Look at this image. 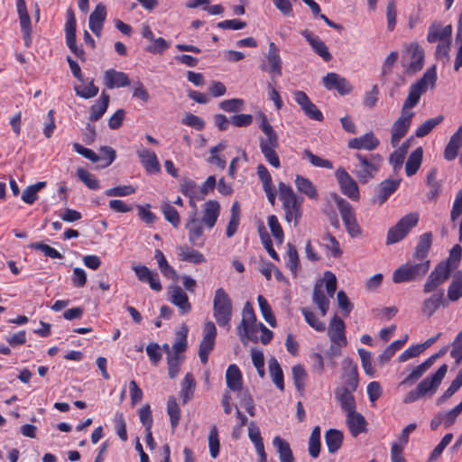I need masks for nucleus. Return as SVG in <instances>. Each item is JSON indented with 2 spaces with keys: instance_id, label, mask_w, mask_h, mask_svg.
Masks as SVG:
<instances>
[{
  "instance_id": "2",
  "label": "nucleus",
  "mask_w": 462,
  "mask_h": 462,
  "mask_svg": "<svg viewBox=\"0 0 462 462\" xmlns=\"http://www.w3.org/2000/svg\"><path fill=\"white\" fill-rule=\"evenodd\" d=\"M436 80V68L432 66L426 70L422 78L411 85L408 97L404 101L402 111L411 112V109L418 105L420 97L426 93L428 89L434 88Z\"/></svg>"
},
{
  "instance_id": "14",
  "label": "nucleus",
  "mask_w": 462,
  "mask_h": 462,
  "mask_svg": "<svg viewBox=\"0 0 462 462\" xmlns=\"http://www.w3.org/2000/svg\"><path fill=\"white\" fill-rule=\"evenodd\" d=\"M452 271L453 269L448 266V263L440 262L429 275L423 286V291L425 293H430L434 291L438 287H439L448 280Z\"/></svg>"
},
{
  "instance_id": "18",
  "label": "nucleus",
  "mask_w": 462,
  "mask_h": 462,
  "mask_svg": "<svg viewBox=\"0 0 462 462\" xmlns=\"http://www.w3.org/2000/svg\"><path fill=\"white\" fill-rule=\"evenodd\" d=\"M447 371L448 365H442L434 374L426 377L417 385V389L422 397L426 394H433L436 392Z\"/></svg>"
},
{
  "instance_id": "5",
  "label": "nucleus",
  "mask_w": 462,
  "mask_h": 462,
  "mask_svg": "<svg viewBox=\"0 0 462 462\" xmlns=\"http://www.w3.org/2000/svg\"><path fill=\"white\" fill-rule=\"evenodd\" d=\"M357 162L355 164L353 173L361 183H366L375 177L379 171L383 157L379 153H370L367 155L359 152L355 153Z\"/></svg>"
},
{
  "instance_id": "26",
  "label": "nucleus",
  "mask_w": 462,
  "mask_h": 462,
  "mask_svg": "<svg viewBox=\"0 0 462 462\" xmlns=\"http://www.w3.org/2000/svg\"><path fill=\"white\" fill-rule=\"evenodd\" d=\"M346 421L353 437L366 431L367 422L365 417L356 410L346 413Z\"/></svg>"
},
{
  "instance_id": "10",
  "label": "nucleus",
  "mask_w": 462,
  "mask_h": 462,
  "mask_svg": "<svg viewBox=\"0 0 462 462\" xmlns=\"http://www.w3.org/2000/svg\"><path fill=\"white\" fill-rule=\"evenodd\" d=\"M418 221L419 215L417 213H410L402 217L394 226L389 229L386 244H395L403 239L410 230L418 224Z\"/></svg>"
},
{
  "instance_id": "50",
  "label": "nucleus",
  "mask_w": 462,
  "mask_h": 462,
  "mask_svg": "<svg viewBox=\"0 0 462 462\" xmlns=\"http://www.w3.org/2000/svg\"><path fill=\"white\" fill-rule=\"evenodd\" d=\"M462 297V271L457 272L448 288V299L450 301H457Z\"/></svg>"
},
{
  "instance_id": "62",
  "label": "nucleus",
  "mask_w": 462,
  "mask_h": 462,
  "mask_svg": "<svg viewBox=\"0 0 462 462\" xmlns=\"http://www.w3.org/2000/svg\"><path fill=\"white\" fill-rule=\"evenodd\" d=\"M443 120L442 116H439L434 118L428 119L424 121L416 130L417 137H424L426 136L435 126L440 124Z\"/></svg>"
},
{
  "instance_id": "37",
  "label": "nucleus",
  "mask_w": 462,
  "mask_h": 462,
  "mask_svg": "<svg viewBox=\"0 0 462 462\" xmlns=\"http://www.w3.org/2000/svg\"><path fill=\"white\" fill-rule=\"evenodd\" d=\"M344 363L346 379L345 380L344 385L339 386V388H346L348 391L355 392L358 386L357 367L350 360H345Z\"/></svg>"
},
{
  "instance_id": "51",
  "label": "nucleus",
  "mask_w": 462,
  "mask_h": 462,
  "mask_svg": "<svg viewBox=\"0 0 462 462\" xmlns=\"http://www.w3.org/2000/svg\"><path fill=\"white\" fill-rule=\"evenodd\" d=\"M180 192L189 199L197 198V200L201 199V190L199 189V186L190 179H184L180 182Z\"/></svg>"
},
{
  "instance_id": "13",
  "label": "nucleus",
  "mask_w": 462,
  "mask_h": 462,
  "mask_svg": "<svg viewBox=\"0 0 462 462\" xmlns=\"http://www.w3.org/2000/svg\"><path fill=\"white\" fill-rule=\"evenodd\" d=\"M261 69L270 74L273 82L282 76V59L279 48L274 42L269 43L266 62L261 65Z\"/></svg>"
},
{
  "instance_id": "44",
  "label": "nucleus",
  "mask_w": 462,
  "mask_h": 462,
  "mask_svg": "<svg viewBox=\"0 0 462 462\" xmlns=\"http://www.w3.org/2000/svg\"><path fill=\"white\" fill-rule=\"evenodd\" d=\"M196 388V382L192 374L188 373L183 378L180 385V397L185 404L193 398Z\"/></svg>"
},
{
  "instance_id": "63",
  "label": "nucleus",
  "mask_w": 462,
  "mask_h": 462,
  "mask_svg": "<svg viewBox=\"0 0 462 462\" xmlns=\"http://www.w3.org/2000/svg\"><path fill=\"white\" fill-rule=\"evenodd\" d=\"M301 313L304 316L306 322L315 330L322 332L326 329L325 324L316 317L313 311L308 308H302Z\"/></svg>"
},
{
  "instance_id": "56",
  "label": "nucleus",
  "mask_w": 462,
  "mask_h": 462,
  "mask_svg": "<svg viewBox=\"0 0 462 462\" xmlns=\"http://www.w3.org/2000/svg\"><path fill=\"white\" fill-rule=\"evenodd\" d=\"M257 301L259 309L264 320L273 328L276 327V319L273 313L272 308L266 299L263 295H258Z\"/></svg>"
},
{
  "instance_id": "52",
  "label": "nucleus",
  "mask_w": 462,
  "mask_h": 462,
  "mask_svg": "<svg viewBox=\"0 0 462 462\" xmlns=\"http://www.w3.org/2000/svg\"><path fill=\"white\" fill-rule=\"evenodd\" d=\"M240 223V205L237 201L234 202L231 207V217L228 221L226 235L232 237L237 231Z\"/></svg>"
},
{
  "instance_id": "40",
  "label": "nucleus",
  "mask_w": 462,
  "mask_h": 462,
  "mask_svg": "<svg viewBox=\"0 0 462 462\" xmlns=\"http://www.w3.org/2000/svg\"><path fill=\"white\" fill-rule=\"evenodd\" d=\"M294 183L299 192L305 194L309 199H318L317 189L310 179L301 175H296Z\"/></svg>"
},
{
  "instance_id": "3",
  "label": "nucleus",
  "mask_w": 462,
  "mask_h": 462,
  "mask_svg": "<svg viewBox=\"0 0 462 462\" xmlns=\"http://www.w3.org/2000/svg\"><path fill=\"white\" fill-rule=\"evenodd\" d=\"M278 187L279 199L282 203L285 220L288 223L293 221L294 226H297L302 216V199H299L291 187L283 182H280Z\"/></svg>"
},
{
  "instance_id": "47",
  "label": "nucleus",
  "mask_w": 462,
  "mask_h": 462,
  "mask_svg": "<svg viewBox=\"0 0 462 462\" xmlns=\"http://www.w3.org/2000/svg\"><path fill=\"white\" fill-rule=\"evenodd\" d=\"M268 368L273 383L281 391L284 390L283 373L276 358L272 357L268 361Z\"/></svg>"
},
{
  "instance_id": "58",
  "label": "nucleus",
  "mask_w": 462,
  "mask_h": 462,
  "mask_svg": "<svg viewBox=\"0 0 462 462\" xmlns=\"http://www.w3.org/2000/svg\"><path fill=\"white\" fill-rule=\"evenodd\" d=\"M74 90L77 96L85 99L94 97L98 93V88L94 84L93 79L88 82L86 85L75 86Z\"/></svg>"
},
{
  "instance_id": "39",
  "label": "nucleus",
  "mask_w": 462,
  "mask_h": 462,
  "mask_svg": "<svg viewBox=\"0 0 462 462\" xmlns=\"http://www.w3.org/2000/svg\"><path fill=\"white\" fill-rule=\"evenodd\" d=\"M110 97L105 91L101 93L98 100L91 106L89 112V120L92 122L99 120L103 115L106 113L108 104H109Z\"/></svg>"
},
{
  "instance_id": "46",
  "label": "nucleus",
  "mask_w": 462,
  "mask_h": 462,
  "mask_svg": "<svg viewBox=\"0 0 462 462\" xmlns=\"http://www.w3.org/2000/svg\"><path fill=\"white\" fill-rule=\"evenodd\" d=\"M432 242L431 233L427 232L420 236L413 258L416 260L427 261L425 258L429 253Z\"/></svg>"
},
{
  "instance_id": "4",
  "label": "nucleus",
  "mask_w": 462,
  "mask_h": 462,
  "mask_svg": "<svg viewBox=\"0 0 462 462\" xmlns=\"http://www.w3.org/2000/svg\"><path fill=\"white\" fill-rule=\"evenodd\" d=\"M260 128L264 134V136L261 137L259 140L260 150L266 161L273 167L279 168L281 163L276 152V149L279 147L277 134L265 117L263 118Z\"/></svg>"
},
{
  "instance_id": "31",
  "label": "nucleus",
  "mask_w": 462,
  "mask_h": 462,
  "mask_svg": "<svg viewBox=\"0 0 462 462\" xmlns=\"http://www.w3.org/2000/svg\"><path fill=\"white\" fill-rule=\"evenodd\" d=\"M106 11L102 4H98L89 16V28L97 36L101 35L103 23L106 20Z\"/></svg>"
},
{
  "instance_id": "25",
  "label": "nucleus",
  "mask_w": 462,
  "mask_h": 462,
  "mask_svg": "<svg viewBox=\"0 0 462 462\" xmlns=\"http://www.w3.org/2000/svg\"><path fill=\"white\" fill-rule=\"evenodd\" d=\"M169 297L170 301L178 307L180 314H187L191 310L188 295L180 286L171 287Z\"/></svg>"
},
{
  "instance_id": "55",
  "label": "nucleus",
  "mask_w": 462,
  "mask_h": 462,
  "mask_svg": "<svg viewBox=\"0 0 462 462\" xmlns=\"http://www.w3.org/2000/svg\"><path fill=\"white\" fill-rule=\"evenodd\" d=\"M175 336V343L172 346L173 355L182 356V353L186 350L188 345V328L186 327H182L179 331L176 332Z\"/></svg>"
},
{
  "instance_id": "30",
  "label": "nucleus",
  "mask_w": 462,
  "mask_h": 462,
  "mask_svg": "<svg viewBox=\"0 0 462 462\" xmlns=\"http://www.w3.org/2000/svg\"><path fill=\"white\" fill-rule=\"evenodd\" d=\"M16 7L19 14L21 29L24 36L25 45L29 46L31 43V19L27 12L25 1L17 0Z\"/></svg>"
},
{
  "instance_id": "45",
  "label": "nucleus",
  "mask_w": 462,
  "mask_h": 462,
  "mask_svg": "<svg viewBox=\"0 0 462 462\" xmlns=\"http://www.w3.org/2000/svg\"><path fill=\"white\" fill-rule=\"evenodd\" d=\"M325 442L329 453H336L342 445L343 433L335 429L328 430L325 434Z\"/></svg>"
},
{
  "instance_id": "22",
  "label": "nucleus",
  "mask_w": 462,
  "mask_h": 462,
  "mask_svg": "<svg viewBox=\"0 0 462 462\" xmlns=\"http://www.w3.org/2000/svg\"><path fill=\"white\" fill-rule=\"evenodd\" d=\"M379 144L380 141L373 132H368L359 137L352 138L347 143V146L350 149L366 151H374Z\"/></svg>"
},
{
  "instance_id": "9",
  "label": "nucleus",
  "mask_w": 462,
  "mask_h": 462,
  "mask_svg": "<svg viewBox=\"0 0 462 462\" xmlns=\"http://www.w3.org/2000/svg\"><path fill=\"white\" fill-rule=\"evenodd\" d=\"M402 51V66L405 72L413 74L420 71L424 64V51L416 42L403 44Z\"/></svg>"
},
{
  "instance_id": "8",
  "label": "nucleus",
  "mask_w": 462,
  "mask_h": 462,
  "mask_svg": "<svg viewBox=\"0 0 462 462\" xmlns=\"http://www.w3.org/2000/svg\"><path fill=\"white\" fill-rule=\"evenodd\" d=\"M409 262L394 271L393 281L395 283L407 282L422 278L429 271L430 261Z\"/></svg>"
},
{
  "instance_id": "41",
  "label": "nucleus",
  "mask_w": 462,
  "mask_h": 462,
  "mask_svg": "<svg viewBox=\"0 0 462 462\" xmlns=\"http://www.w3.org/2000/svg\"><path fill=\"white\" fill-rule=\"evenodd\" d=\"M273 445L276 448L281 462H293L294 457L292 455L290 444L282 439L280 436H275L273 439Z\"/></svg>"
},
{
  "instance_id": "35",
  "label": "nucleus",
  "mask_w": 462,
  "mask_h": 462,
  "mask_svg": "<svg viewBox=\"0 0 462 462\" xmlns=\"http://www.w3.org/2000/svg\"><path fill=\"white\" fill-rule=\"evenodd\" d=\"M462 145V125L457 128L456 133L450 137L445 150L444 158L447 161H453L457 156L458 149Z\"/></svg>"
},
{
  "instance_id": "48",
  "label": "nucleus",
  "mask_w": 462,
  "mask_h": 462,
  "mask_svg": "<svg viewBox=\"0 0 462 462\" xmlns=\"http://www.w3.org/2000/svg\"><path fill=\"white\" fill-rule=\"evenodd\" d=\"M432 365L431 359H426L420 365L415 366L412 371L401 382L400 385L411 384L420 378Z\"/></svg>"
},
{
  "instance_id": "33",
  "label": "nucleus",
  "mask_w": 462,
  "mask_h": 462,
  "mask_svg": "<svg viewBox=\"0 0 462 462\" xmlns=\"http://www.w3.org/2000/svg\"><path fill=\"white\" fill-rule=\"evenodd\" d=\"M444 303V292L439 291L425 299L421 305V312L424 316L431 317Z\"/></svg>"
},
{
  "instance_id": "19",
  "label": "nucleus",
  "mask_w": 462,
  "mask_h": 462,
  "mask_svg": "<svg viewBox=\"0 0 462 462\" xmlns=\"http://www.w3.org/2000/svg\"><path fill=\"white\" fill-rule=\"evenodd\" d=\"M324 87L328 89H336L341 96L349 94L353 88L350 82L335 72H329L323 78Z\"/></svg>"
},
{
  "instance_id": "60",
  "label": "nucleus",
  "mask_w": 462,
  "mask_h": 462,
  "mask_svg": "<svg viewBox=\"0 0 462 462\" xmlns=\"http://www.w3.org/2000/svg\"><path fill=\"white\" fill-rule=\"evenodd\" d=\"M408 336L405 335L402 339H399L391 343L386 349L379 356V360L383 363L391 359L392 356L399 350L407 341Z\"/></svg>"
},
{
  "instance_id": "28",
  "label": "nucleus",
  "mask_w": 462,
  "mask_h": 462,
  "mask_svg": "<svg viewBox=\"0 0 462 462\" xmlns=\"http://www.w3.org/2000/svg\"><path fill=\"white\" fill-rule=\"evenodd\" d=\"M104 83L109 89L124 88L130 85V79L126 73L110 69L104 73Z\"/></svg>"
},
{
  "instance_id": "49",
  "label": "nucleus",
  "mask_w": 462,
  "mask_h": 462,
  "mask_svg": "<svg viewBox=\"0 0 462 462\" xmlns=\"http://www.w3.org/2000/svg\"><path fill=\"white\" fill-rule=\"evenodd\" d=\"M322 245L327 250V254L334 258H339L343 254L339 242L329 233L323 236Z\"/></svg>"
},
{
  "instance_id": "38",
  "label": "nucleus",
  "mask_w": 462,
  "mask_h": 462,
  "mask_svg": "<svg viewBox=\"0 0 462 462\" xmlns=\"http://www.w3.org/2000/svg\"><path fill=\"white\" fill-rule=\"evenodd\" d=\"M400 180H385L378 187L375 201L380 205L384 203L388 198L398 189Z\"/></svg>"
},
{
  "instance_id": "12",
  "label": "nucleus",
  "mask_w": 462,
  "mask_h": 462,
  "mask_svg": "<svg viewBox=\"0 0 462 462\" xmlns=\"http://www.w3.org/2000/svg\"><path fill=\"white\" fill-rule=\"evenodd\" d=\"M328 335L331 341L330 349L333 355L338 356L340 348L347 344L345 335V323L339 317L334 316L330 320Z\"/></svg>"
},
{
  "instance_id": "43",
  "label": "nucleus",
  "mask_w": 462,
  "mask_h": 462,
  "mask_svg": "<svg viewBox=\"0 0 462 462\" xmlns=\"http://www.w3.org/2000/svg\"><path fill=\"white\" fill-rule=\"evenodd\" d=\"M178 256L181 261L196 264L206 262V258L200 252L187 245L180 246L178 248Z\"/></svg>"
},
{
  "instance_id": "20",
  "label": "nucleus",
  "mask_w": 462,
  "mask_h": 462,
  "mask_svg": "<svg viewBox=\"0 0 462 462\" xmlns=\"http://www.w3.org/2000/svg\"><path fill=\"white\" fill-rule=\"evenodd\" d=\"M295 102L300 106L305 115L312 120L322 121L323 115L303 91H295L293 94Z\"/></svg>"
},
{
  "instance_id": "53",
  "label": "nucleus",
  "mask_w": 462,
  "mask_h": 462,
  "mask_svg": "<svg viewBox=\"0 0 462 462\" xmlns=\"http://www.w3.org/2000/svg\"><path fill=\"white\" fill-rule=\"evenodd\" d=\"M154 259L157 261L160 271L166 278L175 279L177 277L176 271L168 263L161 250H155Z\"/></svg>"
},
{
  "instance_id": "24",
  "label": "nucleus",
  "mask_w": 462,
  "mask_h": 462,
  "mask_svg": "<svg viewBox=\"0 0 462 462\" xmlns=\"http://www.w3.org/2000/svg\"><path fill=\"white\" fill-rule=\"evenodd\" d=\"M203 215L200 222L212 229L220 215V204L217 200H208L202 206Z\"/></svg>"
},
{
  "instance_id": "17",
  "label": "nucleus",
  "mask_w": 462,
  "mask_h": 462,
  "mask_svg": "<svg viewBox=\"0 0 462 462\" xmlns=\"http://www.w3.org/2000/svg\"><path fill=\"white\" fill-rule=\"evenodd\" d=\"M412 116L413 112L402 111L401 116L392 125L391 144L393 147L398 146L401 139L403 138L407 134L411 125Z\"/></svg>"
},
{
  "instance_id": "34",
  "label": "nucleus",
  "mask_w": 462,
  "mask_h": 462,
  "mask_svg": "<svg viewBox=\"0 0 462 462\" xmlns=\"http://www.w3.org/2000/svg\"><path fill=\"white\" fill-rule=\"evenodd\" d=\"M353 393L354 392L348 391L346 388L337 387L335 390V397L345 413L354 411L356 408V399Z\"/></svg>"
},
{
  "instance_id": "21",
  "label": "nucleus",
  "mask_w": 462,
  "mask_h": 462,
  "mask_svg": "<svg viewBox=\"0 0 462 462\" xmlns=\"http://www.w3.org/2000/svg\"><path fill=\"white\" fill-rule=\"evenodd\" d=\"M136 153L147 173L154 174L160 172L161 164L153 151L142 147L137 150Z\"/></svg>"
},
{
  "instance_id": "11",
  "label": "nucleus",
  "mask_w": 462,
  "mask_h": 462,
  "mask_svg": "<svg viewBox=\"0 0 462 462\" xmlns=\"http://www.w3.org/2000/svg\"><path fill=\"white\" fill-rule=\"evenodd\" d=\"M337 208L346 227V232L351 237H356L361 235L362 229L357 223L352 206L344 199L337 197Z\"/></svg>"
},
{
  "instance_id": "57",
  "label": "nucleus",
  "mask_w": 462,
  "mask_h": 462,
  "mask_svg": "<svg viewBox=\"0 0 462 462\" xmlns=\"http://www.w3.org/2000/svg\"><path fill=\"white\" fill-rule=\"evenodd\" d=\"M320 452V428L316 426L309 439V453L312 457H318Z\"/></svg>"
},
{
  "instance_id": "1",
  "label": "nucleus",
  "mask_w": 462,
  "mask_h": 462,
  "mask_svg": "<svg viewBox=\"0 0 462 462\" xmlns=\"http://www.w3.org/2000/svg\"><path fill=\"white\" fill-rule=\"evenodd\" d=\"M337 290V277L330 272L324 273V278L319 280L313 289L312 300L318 306L322 316L329 308V299L334 297Z\"/></svg>"
},
{
  "instance_id": "36",
  "label": "nucleus",
  "mask_w": 462,
  "mask_h": 462,
  "mask_svg": "<svg viewBox=\"0 0 462 462\" xmlns=\"http://www.w3.org/2000/svg\"><path fill=\"white\" fill-rule=\"evenodd\" d=\"M226 382L227 387L231 391L239 392L242 390V373L236 365L233 364L227 367L226 372Z\"/></svg>"
},
{
  "instance_id": "32",
  "label": "nucleus",
  "mask_w": 462,
  "mask_h": 462,
  "mask_svg": "<svg viewBox=\"0 0 462 462\" xmlns=\"http://www.w3.org/2000/svg\"><path fill=\"white\" fill-rule=\"evenodd\" d=\"M248 437L254 445L255 450L259 456V461L266 462V453L264 451L261 431L254 422H251L248 426Z\"/></svg>"
},
{
  "instance_id": "61",
  "label": "nucleus",
  "mask_w": 462,
  "mask_h": 462,
  "mask_svg": "<svg viewBox=\"0 0 462 462\" xmlns=\"http://www.w3.org/2000/svg\"><path fill=\"white\" fill-rule=\"evenodd\" d=\"M287 253H286V266L290 269V271L296 275L299 265V256L297 250L294 245L291 244L287 245Z\"/></svg>"
},
{
  "instance_id": "7",
  "label": "nucleus",
  "mask_w": 462,
  "mask_h": 462,
  "mask_svg": "<svg viewBox=\"0 0 462 462\" xmlns=\"http://www.w3.org/2000/svg\"><path fill=\"white\" fill-rule=\"evenodd\" d=\"M233 305L230 297L223 288L215 291L213 300V316L219 327H229Z\"/></svg>"
},
{
  "instance_id": "42",
  "label": "nucleus",
  "mask_w": 462,
  "mask_h": 462,
  "mask_svg": "<svg viewBox=\"0 0 462 462\" xmlns=\"http://www.w3.org/2000/svg\"><path fill=\"white\" fill-rule=\"evenodd\" d=\"M423 150L421 147L416 148L408 157L405 163V173L407 176L414 175L420 169L422 162Z\"/></svg>"
},
{
  "instance_id": "29",
  "label": "nucleus",
  "mask_w": 462,
  "mask_h": 462,
  "mask_svg": "<svg viewBox=\"0 0 462 462\" xmlns=\"http://www.w3.org/2000/svg\"><path fill=\"white\" fill-rule=\"evenodd\" d=\"M452 26L450 24L442 26L440 23L434 22L429 27L427 41L429 42H442L451 39Z\"/></svg>"
},
{
  "instance_id": "59",
  "label": "nucleus",
  "mask_w": 462,
  "mask_h": 462,
  "mask_svg": "<svg viewBox=\"0 0 462 462\" xmlns=\"http://www.w3.org/2000/svg\"><path fill=\"white\" fill-rule=\"evenodd\" d=\"M77 176L90 189H98L100 188L99 180L90 172L83 168L77 170Z\"/></svg>"
},
{
  "instance_id": "64",
  "label": "nucleus",
  "mask_w": 462,
  "mask_h": 462,
  "mask_svg": "<svg viewBox=\"0 0 462 462\" xmlns=\"http://www.w3.org/2000/svg\"><path fill=\"white\" fill-rule=\"evenodd\" d=\"M456 42L458 44V50L455 60L454 69L457 71L459 68L462 67V12L458 17Z\"/></svg>"
},
{
  "instance_id": "16",
  "label": "nucleus",
  "mask_w": 462,
  "mask_h": 462,
  "mask_svg": "<svg viewBox=\"0 0 462 462\" xmlns=\"http://www.w3.org/2000/svg\"><path fill=\"white\" fill-rule=\"evenodd\" d=\"M335 176L339 184L341 192L352 200H358L360 194L356 181L342 167L338 168Z\"/></svg>"
},
{
  "instance_id": "27",
  "label": "nucleus",
  "mask_w": 462,
  "mask_h": 462,
  "mask_svg": "<svg viewBox=\"0 0 462 462\" xmlns=\"http://www.w3.org/2000/svg\"><path fill=\"white\" fill-rule=\"evenodd\" d=\"M301 35L306 39L313 51L320 56L325 61H329L332 59L330 52L325 42L318 36L314 35L309 30H303Z\"/></svg>"
},
{
  "instance_id": "15",
  "label": "nucleus",
  "mask_w": 462,
  "mask_h": 462,
  "mask_svg": "<svg viewBox=\"0 0 462 462\" xmlns=\"http://www.w3.org/2000/svg\"><path fill=\"white\" fill-rule=\"evenodd\" d=\"M217 328L212 321H208L203 327V338L199 344V356L203 364H207L208 355L215 346Z\"/></svg>"
},
{
  "instance_id": "23",
  "label": "nucleus",
  "mask_w": 462,
  "mask_h": 462,
  "mask_svg": "<svg viewBox=\"0 0 462 462\" xmlns=\"http://www.w3.org/2000/svg\"><path fill=\"white\" fill-rule=\"evenodd\" d=\"M186 228L189 230V241L195 246H203V226L200 220L197 217L196 213L190 216L186 224Z\"/></svg>"
},
{
  "instance_id": "6",
  "label": "nucleus",
  "mask_w": 462,
  "mask_h": 462,
  "mask_svg": "<svg viewBox=\"0 0 462 462\" xmlns=\"http://www.w3.org/2000/svg\"><path fill=\"white\" fill-rule=\"evenodd\" d=\"M258 325L253 306L246 302L242 310V319L237 327V335L244 345L258 341Z\"/></svg>"
},
{
  "instance_id": "54",
  "label": "nucleus",
  "mask_w": 462,
  "mask_h": 462,
  "mask_svg": "<svg viewBox=\"0 0 462 462\" xmlns=\"http://www.w3.org/2000/svg\"><path fill=\"white\" fill-rule=\"evenodd\" d=\"M167 413L170 417L172 430H175L179 425L180 419V409L176 402L175 397L171 396L167 402Z\"/></svg>"
}]
</instances>
